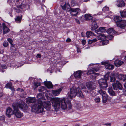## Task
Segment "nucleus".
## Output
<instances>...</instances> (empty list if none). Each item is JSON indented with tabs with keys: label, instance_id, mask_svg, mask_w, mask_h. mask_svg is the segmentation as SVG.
Here are the masks:
<instances>
[{
	"label": "nucleus",
	"instance_id": "obj_1",
	"mask_svg": "<svg viewBox=\"0 0 126 126\" xmlns=\"http://www.w3.org/2000/svg\"><path fill=\"white\" fill-rule=\"evenodd\" d=\"M32 108L36 111L38 113H41L44 111V108L47 110H50L51 108V103L49 101L43 102L39 100L36 104L32 105Z\"/></svg>",
	"mask_w": 126,
	"mask_h": 126
},
{
	"label": "nucleus",
	"instance_id": "obj_2",
	"mask_svg": "<svg viewBox=\"0 0 126 126\" xmlns=\"http://www.w3.org/2000/svg\"><path fill=\"white\" fill-rule=\"evenodd\" d=\"M64 98H55L51 100L52 106L55 110L58 109L60 108V104L62 109L65 110L67 108V106Z\"/></svg>",
	"mask_w": 126,
	"mask_h": 126
},
{
	"label": "nucleus",
	"instance_id": "obj_3",
	"mask_svg": "<svg viewBox=\"0 0 126 126\" xmlns=\"http://www.w3.org/2000/svg\"><path fill=\"white\" fill-rule=\"evenodd\" d=\"M68 98H72L75 97L77 95L78 96L83 98L84 95L80 90L79 87L76 88V87H72L70 89V92L68 93Z\"/></svg>",
	"mask_w": 126,
	"mask_h": 126
},
{
	"label": "nucleus",
	"instance_id": "obj_4",
	"mask_svg": "<svg viewBox=\"0 0 126 126\" xmlns=\"http://www.w3.org/2000/svg\"><path fill=\"white\" fill-rule=\"evenodd\" d=\"M17 104L13 103L12 106L13 108V114L17 118H20L22 117L23 115V114L20 112L18 109V108L16 107Z\"/></svg>",
	"mask_w": 126,
	"mask_h": 126
},
{
	"label": "nucleus",
	"instance_id": "obj_5",
	"mask_svg": "<svg viewBox=\"0 0 126 126\" xmlns=\"http://www.w3.org/2000/svg\"><path fill=\"white\" fill-rule=\"evenodd\" d=\"M112 86L114 90L117 91L116 92L119 93L120 92L119 90H121L123 89V87L119 81L117 80L115 82L113 83Z\"/></svg>",
	"mask_w": 126,
	"mask_h": 126
},
{
	"label": "nucleus",
	"instance_id": "obj_6",
	"mask_svg": "<svg viewBox=\"0 0 126 126\" xmlns=\"http://www.w3.org/2000/svg\"><path fill=\"white\" fill-rule=\"evenodd\" d=\"M14 103L15 104H17L16 105L17 108L25 110H27L28 109V106L22 101L20 100L19 102Z\"/></svg>",
	"mask_w": 126,
	"mask_h": 126
},
{
	"label": "nucleus",
	"instance_id": "obj_7",
	"mask_svg": "<svg viewBox=\"0 0 126 126\" xmlns=\"http://www.w3.org/2000/svg\"><path fill=\"white\" fill-rule=\"evenodd\" d=\"M99 70L98 69H94V70L88 71L87 73V75L92 74L90 76V78L94 80H95L96 76L98 75L99 74L94 72V71L97 72Z\"/></svg>",
	"mask_w": 126,
	"mask_h": 126
},
{
	"label": "nucleus",
	"instance_id": "obj_8",
	"mask_svg": "<svg viewBox=\"0 0 126 126\" xmlns=\"http://www.w3.org/2000/svg\"><path fill=\"white\" fill-rule=\"evenodd\" d=\"M98 83L101 88L104 89L108 86L107 81L104 79H100L98 81Z\"/></svg>",
	"mask_w": 126,
	"mask_h": 126
},
{
	"label": "nucleus",
	"instance_id": "obj_9",
	"mask_svg": "<svg viewBox=\"0 0 126 126\" xmlns=\"http://www.w3.org/2000/svg\"><path fill=\"white\" fill-rule=\"evenodd\" d=\"M97 39L98 40H102L103 45H107L109 43V41L107 40H106V36L104 34H100L97 37Z\"/></svg>",
	"mask_w": 126,
	"mask_h": 126
},
{
	"label": "nucleus",
	"instance_id": "obj_10",
	"mask_svg": "<svg viewBox=\"0 0 126 126\" xmlns=\"http://www.w3.org/2000/svg\"><path fill=\"white\" fill-rule=\"evenodd\" d=\"M67 10L69 12L71 15L73 16H76L80 12V10L78 8H70Z\"/></svg>",
	"mask_w": 126,
	"mask_h": 126
},
{
	"label": "nucleus",
	"instance_id": "obj_11",
	"mask_svg": "<svg viewBox=\"0 0 126 126\" xmlns=\"http://www.w3.org/2000/svg\"><path fill=\"white\" fill-rule=\"evenodd\" d=\"M98 92L102 96L103 102L105 103L107 101L108 97V95L106 92L102 90H100L98 91Z\"/></svg>",
	"mask_w": 126,
	"mask_h": 126
},
{
	"label": "nucleus",
	"instance_id": "obj_12",
	"mask_svg": "<svg viewBox=\"0 0 126 126\" xmlns=\"http://www.w3.org/2000/svg\"><path fill=\"white\" fill-rule=\"evenodd\" d=\"M101 63L102 65H105V67L107 69L111 70L114 68V67L113 65L110 64L106 61L102 62Z\"/></svg>",
	"mask_w": 126,
	"mask_h": 126
},
{
	"label": "nucleus",
	"instance_id": "obj_13",
	"mask_svg": "<svg viewBox=\"0 0 126 126\" xmlns=\"http://www.w3.org/2000/svg\"><path fill=\"white\" fill-rule=\"evenodd\" d=\"M117 26L122 29H124L126 26V20H122L117 25Z\"/></svg>",
	"mask_w": 126,
	"mask_h": 126
},
{
	"label": "nucleus",
	"instance_id": "obj_14",
	"mask_svg": "<svg viewBox=\"0 0 126 126\" xmlns=\"http://www.w3.org/2000/svg\"><path fill=\"white\" fill-rule=\"evenodd\" d=\"M86 85L87 88L90 91L94 90L95 88V85L92 82H89L87 83Z\"/></svg>",
	"mask_w": 126,
	"mask_h": 126
},
{
	"label": "nucleus",
	"instance_id": "obj_15",
	"mask_svg": "<svg viewBox=\"0 0 126 126\" xmlns=\"http://www.w3.org/2000/svg\"><path fill=\"white\" fill-rule=\"evenodd\" d=\"M6 113L7 116L10 117L11 115L13 114V111L11 108L8 107L6 109Z\"/></svg>",
	"mask_w": 126,
	"mask_h": 126
},
{
	"label": "nucleus",
	"instance_id": "obj_16",
	"mask_svg": "<svg viewBox=\"0 0 126 126\" xmlns=\"http://www.w3.org/2000/svg\"><path fill=\"white\" fill-rule=\"evenodd\" d=\"M92 21V22L91 25V29L92 31H94L96 29L98 26L94 20Z\"/></svg>",
	"mask_w": 126,
	"mask_h": 126
},
{
	"label": "nucleus",
	"instance_id": "obj_17",
	"mask_svg": "<svg viewBox=\"0 0 126 126\" xmlns=\"http://www.w3.org/2000/svg\"><path fill=\"white\" fill-rule=\"evenodd\" d=\"M93 18L91 15L89 14H86L84 15L85 20H91V21H92L94 20L93 19Z\"/></svg>",
	"mask_w": 126,
	"mask_h": 126
},
{
	"label": "nucleus",
	"instance_id": "obj_18",
	"mask_svg": "<svg viewBox=\"0 0 126 126\" xmlns=\"http://www.w3.org/2000/svg\"><path fill=\"white\" fill-rule=\"evenodd\" d=\"M36 99L35 97H29L26 99V102L28 104L34 103Z\"/></svg>",
	"mask_w": 126,
	"mask_h": 126
},
{
	"label": "nucleus",
	"instance_id": "obj_19",
	"mask_svg": "<svg viewBox=\"0 0 126 126\" xmlns=\"http://www.w3.org/2000/svg\"><path fill=\"white\" fill-rule=\"evenodd\" d=\"M82 72L81 71H78L74 73V76L77 79L80 78Z\"/></svg>",
	"mask_w": 126,
	"mask_h": 126
},
{
	"label": "nucleus",
	"instance_id": "obj_20",
	"mask_svg": "<svg viewBox=\"0 0 126 126\" xmlns=\"http://www.w3.org/2000/svg\"><path fill=\"white\" fill-rule=\"evenodd\" d=\"M108 91L111 96H115L116 95V93L113 91L111 87H109L108 88Z\"/></svg>",
	"mask_w": 126,
	"mask_h": 126
},
{
	"label": "nucleus",
	"instance_id": "obj_21",
	"mask_svg": "<svg viewBox=\"0 0 126 126\" xmlns=\"http://www.w3.org/2000/svg\"><path fill=\"white\" fill-rule=\"evenodd\" d=\"M106 31L105 28L104 27H100L98 29L95 30V32L97 34H100V33H102L105 32Z\"/></svg>",
	"mask_w": 126,
	"mask_h": 126
},
{
	"label": "nucleus",
	"instance_id": "obj_22",
	"mask_svg": "<svg viewBox=\"0 0 126 126\" xmlns=\"http://www.w3.org/2000/svg\"><path fill=\"white\" fill-rule=\"evenodd\" d=\"M124 63L123 61L117 60L115 61L114 62V64L115 66L117 67H118L122 65Z\"/></svg>",
	"mask_w": 126,
	"mask_h": 126
},
{
	"label": "nucleus",
	"instance_id": "obj_23",
	"mask_svg": "<svg viewBox=\"0 0 126 126\" xmlns=\"http://www.w3.org/2000/svg\"><path fill=\"white\" fill-rule=\"evenodd\" d=\"M117 2L116 5L118 7H123L125 6V3L122 0L118 1Z\"/></svg>",
	"mask_w": 126,
	"mask_h": 126
},
{
	"label": "nucleus",
	"instance_id": "obj_24",
	"mask_svg": "<svg viewBox=\"0 0 126 126\" xmlns=\"http://www.w3.org/2000/svg\"><path fill=\"white\" fill-rule=\"evenodd\" d=\"M62 89V88H61L58 90L52 91V93L53 95L56 96L60 94Z\"/></svg>",
	"mask_w": 126,
	"mask_h": 126
},
{
	"label": "nucleus",
	"instance_id": "obj_25",
	"mask_svg": "<svg viewBox=\"0 0 126 126\" xmlns=\"http://www.w3.org/2000/svg\"><path fill=\"white\" fill-rule=\"evenodd\" d=\"M44 83L45 86L48 88H51L53 87L52 84L51 82L50 81H45Z\"/></svg>",
	"mask_w": 126,
	"mask_h": 126
},
{
	"label": "nucleus",
	"instance_id": "obj_26",
	"mask_svg": "<svg viewBox=\"0 0 126 126\" xmlns=\"http://www.w3.org/2000/svg\"><path fill=\"white\" fill-rule=\"evenodd\" d=\"M122 20V18L120 16H116L114 17V20L116 23V25Z\"/></svg>",
	"mask_w": 126,
	"mask_h": 126
},
{
	"label": "nucleus",
	"instance_id": "obj_27",
	"mask_svg": "<svg viewBox=\"0 0 126 126\" xmlns=\"http://www.w3.org/2000/svg\"><path fill=\"white\" fill-rule=\"evenodd\" d=\"M115 75V74L114 73H112L110 74V82H113L115 81L116 79L114 76Z\"/></svg>",
	"mask_w": 126,
	"mask_h": 126
},
{
	"label": "nucleus",
	"instance_id": "obj_28",
	"mask_svg": "<svg viewBox=\"0 0 126 126\" xmlns=\"http://www.w3.org/2000/svg\"><path fill=\"white\" fill-rule=\"evenodd\" d=\"M3 33H6L9 32V30L4 24H3Z\"/></svg>",
	"mask_w": 126,
	"mask_h": 126
},
{
	"label": "nucleus",
	"instance_id": "obj_29",
	"mask_svg": "<svg viewBox=\"0 0 126 126\" xmlns=\"http://www.w3.org/2000/svg\"><path fill=\"white\" fill-rule=\"evenodd\" d=\"M116 77L118 78L119 80H121L123 79L124 78V76L122 74H119L118 75L117 73H116Z\"/></svg>",
	"mask_w": 126,
	"mask_h": 126
},
{
	"label": "nucleus",
	"instance_id": "obj_30",
	"mask_svg": "<svg viewBox=\"0 0 126 126\" xmlns=\"http://www.w3.org/2000/svg\"><path fill=\"white\" fill-rule=\"evenodd\" d=\"M39 92H42L43 93H45L46 91V88L44 86H41L39 87L38 89Z\"/></svg>",
	"mask_w": 126,
	"mask_h": 126
},
{
	"label": "nucleus",
	"instance_id": "obj_31",
	"mask_svg": "<svg viewBox=\"0 0 126 126\" xmlns=\"http://www.w3.org/2000/svg\"><path fill=\"white\" fill-rule=\"evenodd\" d=\"M22 18V16L21 15V16H17L15 18V21L17 23H20L21 21V19Z\"/></svg>",
	"mask_w": 126,
	"mask_h": 126
},
{
	"label": "nucleus",
	"instance_id": "obj_32",
	"mask_svg": "<svg viewBox=\"0 0 126 126\" xmlns=\"http://www.w3.org/2000/svg\"><path fill=\"white\" fill-rule=\"evenodd\" d=\"M121 16L123 18H126V10L120 12Z\"/></svg>",
	"mask_w": 126,
	"mask_h": 126
},
{
	"label": "nucleus",
	"instance_id": "obj_33",
	"mask_svg": "<svg viewBox=\"0 0 126 126\" xmlns=\"http://www.w3.org/2000/svg\"><path fill=\"white\" fill-rule=\"evenodd\" d=\"M107 32L109 34H115V31L113 30L112 28L109 29L107 31Z\"/></svg>",
	"mask_w": 126,
	"mask_h": 126
},
{
	"label": "nucleus",
	"instance_id": "obj_34",
	"mask_svg": "<svg viewBox=\"0 0 126 126\" xmlns=\"http://www.w3.org/2000/svg\"><path fill=\"white\" fill-rule=\"evenodd\" d=\"M94 35V33L90 31L87 32L86 34V36L88 38L91 35Z\"/></svg>",
	"mask_w": 126,
	"mask_h": 126
},
{
	"label": "nucleus",
	"instance_id": "obj_35",
	"mask_svg": "<svg viewBox=\"0 0 126 126\" xmlns=\"http://www.w3.org/2000/svg\"><path fill=\"white\" fill-rule=\"evenodd\" d=\"M94 100L96 103H99L100 102V99L98 96L96 97L94 99Z\"/></svg>",
	"mask_w": 126,
	"mask_h": 126
},
{
	"label": "nucleus",
	"instance_id": "obj_36",
	"mask_svg": "<svg viewBox=\"0 0 126 126\" xmlns=\"http://www.w3.org/2000/svg\"><path fill=\"white\" fill-rule=\"evenodd\" d=\"M71 5L72 6L77 5L78 4L76 1L75 0H72L71 1Z\"/></svg>",
	"mask_w": 126,
	"mask_h": 126
},
{
	"label": "nucleus",
	"instance_id": "obj_37",
	"mask_svg": "<svg viewBox=\"0 0 126 126\" xmlns=\"http://www.w3.org/2000/svg\"><path fill=\"white\" fill-rule=\"evenodd\" d=\"M25 6V5L24 4H22L21 5L17 6V8H20L22 9H24Z\"/></svg>",
	"mask_w": 126,
	"mask_h": 126
},
{
	"label": "nucleus",
	"instance_id": "obj_38",
	"mask_svg": "<svg viewBox=\"0 0 126 126\" xmlns=\"http://www.w3.org/2000/svg\"><path fill=\"white\" fill-rule=\"evenodd\" d=\"M12 83L10 82L6 84L5 87L7 88H9L12 86Z\"/></svg>",
	"mask_w": 126,
	"mask_h": 126
},
{
	"label": "nucleus",
	"instance_id": "obj_39",
	"mask_svg": "<svg viewBox=\"0 0 126 126\" xmlns=\"http://www.w3.org/2000/svg\"><path fill=\"white\" fill-rule=\"evenodd\" d=\"M40 84V83L38 82H36L34 83V87L35 88L37 87L38 86H39Z\"/></svg>",
	"mask_w": 126,
	"mask_h": 126
},
{
	"label": "nucleus",
	"instance_id": "obj_40",
	"mask_svg": "<svg viewBox=\"0 0 126 126\" xmlns=\"http://www.w3.org/2000/svg\"><path fill=\"white\" fill-rule=\"evenodd\" d=\"M110 72H108L104 76V79H106L107 81V80H108L109 79V77L110 74Z\"/></svg>",
	"mask_w": 126,
	"mask_h": 126
},
{
	"label": "nucleus",
	"instance_id": "obj_41",
	"mask_svg": "<svg viewBox=\"0 0 126 126\" xmlns=\"http://www.w3.org/2000/svg\"><path fill=\"white\" fill-rule=\"evenodd\" d=\"M7 40L9 42L10 44L11 45V46L12 47H14V46L12 44V42H13V41L11 39H10L9 38H8L7 39Z\"/></svg>",
	"mask_w": 126,
	"mask_h": 126
},
{
	"label": "nucleus",
	"instance_id": "obj_42",
	"mask_svg": "<svg viewBox=\"0 0 126 126\" xmlns=\"http://www.w3.org/2000/svg\"><path fill=\"white\" fill-rule=\"evenodd\" d=\"M37 98L39 99H40L42 98V94L39 93L38 94Z\"/></svg>",
	"mask_w": 126,
	"mask_h": 126
},
{
	"label": "nucleus",
	"instance_id": "obj_43",
	"mask_svg": "<svg viewBox=\"0 0 126 126\" xmlns=\"http://www.w3.org/2000/svg\"><path fill=\"white\" fill-rule=\"evenodd\" d=\"M109 10V8L107 6H105L102 9V10L105 12L106 11H108Z\"/></svg>",
	"mask_w": 126,
	"mask_h": 126
},
{
	"label": "nucleus",
	"instance_id": "obj_44",
	"mask_svg": "<svg viewBox=\"0 0 126 126\" xmlns=\"http://www.w3.org/2000/svg\"><path fill=\"white\" fill-rule=\"evenodd\" d=\"M3 46L5 47H7L8 45V43L7 41H5L3 42Z\"/></svg>",
	"mask_w": 126,
	"mask_h": 126
},
{
	"label": "nucleus",
	"instance_id": "obj_45",
	"mask_svg": "<svg viewBox=\"0 0 126 126\" xmlns=\"http://www.w3.org/2000/svg\"><path fill=\"white\" fill-rule=\"evenodd\" d=\"M61 6L63 10H66V4H64L63 6L61 5Z\"/></svg>",
	"mask_w": 126,
	"mask_h": 126
},
{
	"label": "nucleus",
	"instance_id": "obj_46",
	"mask_svg": "<svg viewBox=\"0 0 126 126\" xmlns=\"http://www.w3.org/2000/svg\"><path fill=\"white\" fill-rule=\"evenodd\" d=\"M18 8V9H17L16 8H14V9L16 11V12H17L18 13L21 12V10H20L19 9V8Z\"/></svg>",
	"mask_w": 126,
	"mask_h": 126
},
{
	"label": "nucleus",
	"instance_id": "obj_47",
	"mask_svg": "<svg viewBox=\"0 0 126 126\" xmlns=\"http://www.w3.org/2000/svg\"><path fill=\"white\" fill-rule=\"evenodd\" d=\"M0 67H1L2 69H6L7 67L6 65H2L0 64Z\"/></svg>",
	"mask_w": 126,
	"mask_h": 126
},
{
	"label": "nucleus",
	"instance_id": "obj_48",
	"mask_svg": "<svg viewBox=\"0 0 126 126\" xmlns=\"http://www.w3.org/2000/svg\"><path fill=\"white\" fill-rule=\"evenodd\" d=\"M0 120L4 122L5 121V117L4 116H2L0 118Z\"/></svg>",
	"mask_w": 126,
	"mask_h": 126
},
{
	"label": "nucleus",
	"instance_id": "obj_49",
	"mask_svg": "<svg viewBox=\"0 0 126 126\" xmlns=\"http://www.w3.org/2000/svg\"><path fill=\"white\" fill-rule=\"evenodd\" d=\"M113 36L112 35H109L108 36V38L110 40H111L113 38Z\"/></svg>",
	"mask_w": 126,
	"mask_h": 126
},
{
	"label": "nucleus",
	"instance_id": "obj_50",
	"mask_svg": "<svg viewBox=\"0 0 126 126\" xmlns=\"http://www.w3.org/2000/svg\"><path fill=\"white\" fill-rule=\"evenodd\" d=\"M9 89H10L12 91L13 93H14V92L15 90L14 87L12 86H11Z\"/></svg>",
	"mask_w": 126,
	"mask_h": 126
},
{
	"label": "nucleus",
	"instance_id": "obj_51",
	"mask_svg": "<svg viewBox=\"0 0 126 126\" xmlns=\"http://www.w3.org/2000/svg\"><path fill=\"white\" fill-rule=\"evenodd\" d=\"M86 42V41L84 40H82V43L83 45H84Z\"/></svg>",
	"mask_w": 126,
	"mask_h": 126
},
{
	"label": "nucleus",
	"instance_id": "obj_52",
	"mask_svg": "<svg viewBox=\"0 0 126 126\" xmlns=\"http://www.w3.org/2000/svg\"><path fill=\"white\" fill-rule=\"evenodd\" d=\"M41 55L39 54H37L36 57L37 58H39L41 57Z\"/></svg>",
	"mask_w": 126,
	"mask_h": 126
},
{
	"label": "nucleus",
	"instance_id": "obj_53",
	"mask_svg": "<svg viewBox=\"0 0 126 126\" xmlns=\"http://www.w3.org/2000/svg\"><path fill=\"white\" fill-rule=\"evenodd\" d=\"M75 20L76 22L78 24H80V22L79 20L77 19H75Z\"/></svg>",
	"mask_w": 126,
	"mask_h": 126
},
{
	"label": "nucleus",
	"instance_id": "obj_54",
	"mask_svg": "<svg viewBox=\"0 0 126 126\" xmlns=\"http://www.w3.org/2000/svg\"><path fill=\"white\" fill-rule=\"evenodd\" d=\"M71 41V39L69 38H68L66 40V41L67 42H70Z\"/></svg>",
	"mask_w": 126,
	"mask_h": 126
},
{
	"label": "nucleus",
	"instance_id": "obj_55",
	"mask_svg": "<svg viewBox=\"0 0 126 126\" xmlns=\"http://www.w3.org/2000/svg\"><path fill=\"white\" fill-rule=\"evenodd\" d=\"M91 40L93 43L97 41V40L96 38H94L92 40Z\"/></svg>",
	"mask_w": 126,
	"mask_h": 126
},
{
	"label": "nucleus",
	"instance_id": "obj_56",
	"mask_svg": "<svg viewBox=\"0 0 126 126\" xmlns=\"http://www.w3.org/2000/svg\"><path fill=\"white\" fill-rule=\"evenodd\" d=\"M69 106L68 108L69 109H70L71 107V103L70 102H69Z\"/></svg>",
	"mask_w": 126,
	"mask_h": 126
},
{
	"label": "nucleus",
	"instance_id": "obj_57",
	"mask_svg": "<svg viewBox=\"0 0 126 126\" xmlns=\"http://www.w3.org/2000/svg\"><path fill=\"white\" fill-rule=\"evenodd\" d=\"M90 93H91V94H92V95L93 96H94L95 95V92H92V93H91V92H90Z\"/></svg>",
	"mask_w": 126,
	"mask_h": 126
},
{
	"label": "nucleus",
	"instance_id": "obj_58",
	"mask_svg": "<svg viewBox=\"0 0 126 126\" xmlns=\"http://www.w3.org/2000/svg\"><path fill=\"white\" fill-rule=\"evenodd\" d=\"M92 43H93V42L91 41V40H89L88 41V43L89 44H92Z\"/></svg>",
	"mask_w": 126,
	"mask_h": 126
},
{
	"label": "nucleus",
	"instance_id": "obj_59",
	"mask_svg": "<svg viewBox=\"0 0 126 126\" xmlns=\"http://www.w3.org/2000/svg\"><path fill=\"white\" fill-rule=\"evenodd\" d=\"M126 80V74L125 76H124V78L123 79V81H125Z\"/></svg>",
	"mask_w": 126,
	"mask_h": 126
},
{
	"label": "nucleus",
	"instance_id": "obj_60",
	"mask_svg": "<svg viewBox=\"0 0 126 126\" xmlns=\"http://www.w3.org/2000/svg\"><path fill=\"white\" fill-rule=\"evenodd\" d=\"M105 125H107V126L109 125V126H111V123H107V124H105Z\"/></svg>",
	"mask_w": 126,
	"mask_h": 126
},
{
	"label": "nucleus",
	"instance_id": "obj_61",
	"mask_svg": "<svg viewBox=\"0 0 126 126\" xmlns=\"http://www.w3.org/2000/svg\"><path fill=\"white\" fill-rule=\"evenodd\" d=\"M77 52H80V49H79L78 47H77Z\"/></svg>",
	"mask_w": 126,
	"mask_h": 126
},
{
	"label": "nucleus",
	"instance_id": "obj_62",
	"mask_svg": "<svg viewBox=\"0 0 126 126\" xmlns=\"http://www.w3.org/2000/svg\"><path fill=\"white\" fill-rule=\"evenodd\" d=\"M84 33H83V32H82L81 33V36L82 37H84Z\"/></svg>",
	"mask_w": 126,
	"mask_h": 126
},
{
	"label": "nucleus",
	"instance_id": "obj_63",
	"mask_svg": "<svg viewBox=\"0 0 126 126\" xmlns=\"http://www.w3.org/2000/svg\"><path fill=\"white\" fill-rule=\"evenodd\" d=\"M75 126H80V125L79 124H76L75 125Z\"/></svg>",
	"mask_w": 126,
	"mask_h": 126
},
{
	"label": "nucleus",
	"instance_id": "obj_64",
	"mask_svg": "<svg viewBox=\"0 0 126 126\" xmlns=\"http://www.w3.org/2000/svg\"><path fill=\"white\" fill-rule=\"evenodd\" d=\"M124 86L125 87V88H126V82L125 83L124 85Z\"/></svg>",
	"mask_w": 126,
	"mask_h": 126
}]
</instances>
